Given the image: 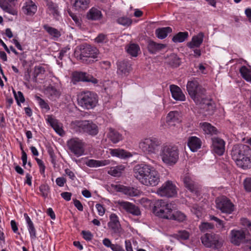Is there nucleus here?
I'll use <instances>...</instances> for the list:
<instances>
[{"instance_id": "nucleus-1", "label": "nucleus", "mask_w": 251, "mask_h": 251, "mask_svg": "<svg viewBox=\"0 0 251 251\" xmlns=\"http://www.w3.org/2000/svg\"><path fill=\"white\" fill-rule=\"evenodd\" d=\"M134 176L142 184L148 186H156L160 181L158 172L151 165L137 164L133 168Z\"/></svg>"}, {"instance_id": "nucleus-2", "label": "nucleus", "mask_w": 251, "mask_h": 251, "mask_svg": "<svg viewBox=\"0 0 251 251\" xmlns=\"http://www.w3.org/2000/svg\"><path fill=\"white\" fill-rule=\"evenodd\" d=\"M72 126L76 132H83L92 136L97 135L99 131L97 125L90 120L75 121Z\"/></svg>"}, {"instance_id": "nucleus-3", "label": "nucleus", "mask_w": 251, "mask_h": 251, "mask_svg": "<svg viewBox=\"0 0 251 251\" xmlns=\"http://www.w3.org/2000/svg\"><path fill=\"white\" fill-rule=\"evenodd\" d=\"M152 211L155 215L161 218L171 219L173 218V205L162 200L155 201Z\"/></svg>"}, {"instance_id": "nucleus-4", "label": "nucleus", "mask_w": 251, "mask_h": 251, "mask_svg": "<svg viewBox=\"0 0 251 251\" xmlns=\"http://www.w3.org/2000/svg\"><path fill=\"white\" fill-rule=\"evenodd\" d=\"M80 51L79 59L83 63L89 64L97 61L99 51L96 48L83 44L80 46Z\"/></svg>"}, {"instance_id": "nucleus-5", "label": "nucleus", "mask_w": 251, "mask_h": 251, "mask_svg": "<svg viewBox=\"0 0 251 251\" xmlns=\"http://www.w3.org/2000/svg\"><path fill=\"white\" fill-rule=\"evenodd\" d=\"M187 90L191 98L196 103H201V100L204 99L206 94V90L199 85L197 81H189L187 84Z\"/></svg>"}, {"instance_id": "nucleus-6", "label": "nucleus", "mask_w": 251, "mask_h": 251, "mask_svg": "<svg viewBox=\"0 0 251 251\" xmlns=\"http://www.w3.org/2000/svg\"><path fill=\"white\" fill-rule=\"evenodd\" d=\"M78 104L87 109L95 107L98 102V97L96 93L86 91L81 92L77 99Z\"/></svg>"}, {"instance_id": "nucleus-7", "label": "nucleus", "mask_w": 251, "mask_h": 251, "mask_svg": "<svg viewBox=\"0 0 251 251\" xmlns=\"http://www.w3.org/2000/svg\"><path fill=\"white\" fill-rule=\"evenodd\" d=\"M161 142L156 138H146L139 144L140 149L145 153L155 154L160 148Z\"/></svg>"}, {"instance_id": "nucleus-8", "label": "nucleus", "mask_w": 251, "mask_h": 251, "mask_svg": "<svg viewBox=\"0 0 251 251\" xmlns=\"http://www.w3.org/2000/svg\"><path fill=\"white\" fill-rule=\"evenodd\" d=\"M67 146L70 151L76 157H79L84 153V143L78 138H73L69 140Z\"/></svg>"}, {"instance_id": "nucleus-9", "label": "nucleus", "mask_w": 251, "mask_h": 251, "mask_svg": "<svg viewBox=\"0 0 251 251\" xmlns=\"http://www.w3.org/2000/svg\"><path fill=\"white\" fill-rule=\"evenodd\" d=\"M201 239L202 243L206 247L219 249L222 245L219 237L214 234L206 233Z\"/></svg>"}, {"instance_id": "nucleus-10", "label": "nucleus", "mask_w": 251, "mask_h": 251, "mask_svg": "<svg viewBox=\"0 0 251 251\" xmlns=\"http://www.w3.org/2000/svg\"><path fill=\"white\" fill-rule=\"evenodd\" d=\"M216 203L217 208L222 213L230 214L234 210V205L226 197L217 199Z\"/></svg>"}, {"instance_id": "nucleus-11", "label": "nucleus", "mask_w": 251, "mask_h": 251, "mask_svg": "<svg viewBox=\"0 0 251 251\" xmlns=\"http://www.w3.org/2000/svg\"><path fill=\"white\" fill-rule=\"evenodd\" d=\"M251 151L250 147L246 145L239 144L234 146L231 151L232 159L235 161L241 157L250 155Z\"/></svg>"}, {"instance_id": "nucleus-12", "label": "nucleus", "mask_w": 251, "mask_h": 251, "mask_svg": "<svg viewBox=\"0 0 251 251\" xmlns=\"http://www.w3.org/2000/svg\"><path fill=\"white\" fill-rule=\"evenodd\" d=\"M91 82L94 84L98 83V80L94 77L92 75L88 74L85 72H76L73 73L72 82L74 84H76L78 82Z\"/></svg>"}, {"instance_id": "nucleus-13", "label": "nucleus", "mask_w": 251, "mask_h": 251, "mask_svg": "<svg viewBox=\"0 0 251 251\" xmlns=\"http://www.w3.org/2000/svg\"><path fill=\"white\" fill-rule=\"evenodd\" d=\"M212 151L219 156L222 155L225 151V142L221 138L214 137L211 138Z\"/></svg>"}, {"instance_id": "nucleus-14", "label": "nucleus", "mask_w": 251, "mask_h": 251, "mask_svg": "<svg viewBox=\"0 0 251 251\" xmlns=\"http://www.w3.org/2000/svg\"><path fill=\"white\" fill-rule=\"evenodd\" d=\"M160 155L163 162L168 165L173 164V146L164 145L161 151Z\"/></svg>"}, {"instance_id": "nucleus-15", "label": "nucleus", "mask_w": 251, "mask_h": 251, "mask_svg": "<svg viewBox=\"0 0 251 251\" xmlns=\"http://www.w3.org/2000/svg\"><path fill=\"white\" fill-rule=\"evenodd\" d=\"M107 226L112 233L120 234L122 232V227L119 220V217L115 213H112L109 216V222Z\"/></svg>"}, {"instance_id": "nucleus-16", "label": "nucleus", "mask_w": 251, "mask_h": 251, "mask_svg": "<svg viewBox=\"0 0 251 251\" xmlns=\"http://www.w3.org/2000/svg\"><path fill=\"white\" fill-rule=\"evenodd\" d=\"M156 193L161 197L171 198L173 196V182L171 180L165 182L157 189Z\"/></svg>"}, {"instance_id": "nucleus-17", "label": "nucleus", "mask_w": 251, "mask_h": 251, "mask_svg": "<svg viewBox=\"0 0 251 251\" xmlns=\"http://www.w3.org/2000/svg\"><path fill=\"white\" fill-rule=\"evenodd\" d=\"M118 203L121 208L128 213L136 216L141 214V212L138 207L131 202L121 201H119Z\"/></svg>"}, {"instance_id": "nucleus-18", "label": "nucleus", "mask_w": 251, "mask_h": 251, "mask_svg": "<svg viewBox=\"0 0 251 251\" xmlns=\"http://www.w3.org/2000/svg\"><path fill=\"white\" fill-rule=\"evenodd\" d=\"M46 4L47 7V13L52 15L55 20H58L60 17V13L58 4L50 0H46Z\"/></svg>"}, {"instance_id": "nucleus-19", "label": "nucleus", "mask_w": 251, "mask_h": 251, "mask_svg": "<svg viewBox=\"0 0 251 251\" xmlns=\"http://www.w3.org/2000/svg\"><path fill=\"white\" fill-rule=\"evenodd\" d=\"M245 238V233L242 230L233 229L230 231V241L236 246H239Z\"/></svg>"}, {"instance_id": "nucleus-20", "label": "nucleus", "mask_w": 251, "mask_h": 251, "mask_svg": "<svg viewBox=\"0 0 251 251\" xmlns=\"http://www.w3.org/2000/svg\"><path fill=\"white\" fill-rule=\"evenodd\" d=\"M37 6L31 0H27L22 7L23 13L28 16L33 15L37 11Z\"/></svg>"}, {"instance_id": "nucleus-21", "label": "nucleus", "mask_w": 251, "mask_h": 251, "mask_svg": "<svg viewBox=\"0 0 251 251\" xmlns=\"http://www.w3.org/2000/svg\"><path fill=\"white\" fill-rule=\"evenodd\" d=\"M71 2L75 10L83 11L89 7L90 0H71Z\"/></svg>"}, {"instance_id": "nucleus-22", "label": "nucleus", "mask_w": 251, "mask_h": 251, "mask_svg": "<svg viewBox=\"0 0 251 251\" xmlns=\"http://www.w3.org/2000/svg\"><path fill=\"white\" fill-rule=\"evenodd\" d=\"M187 144L192 151L196 152L201 148L202 142L196 136H191L188 138Z\"/></svg>"}, {"instance_id": "nucleus-23", "label": "nucleus", "mask_w": 251, "mask_h": 251, "mask_svg": "<svg viewBox=\"0 0 251 251\" xmlns=\"http://www.w3.org/2000/svg\"><path fill=\"white\" fill-rule=\"evenodd\" d=\"M45 92L48 98L52 101H55L59 99L61 95L60 90L51 85L47 87Z\"/></svg>"}, {"instance_id": "nucleus-24", "label": "nucleus", "mask_w": 251, "mask_h": 251, "mask_svg": "<svg viewBox=\"0 0 251 251\" xmlns=\"http://www.w3.org/2000/svg\"><path fill=\"white\" fill-rule=\"evenodd\" d=\"M165 47V44L157 43L151 40L148 41L147 48L151 54H156Z\"/></svg>"}, {"instance_id": "nucleus-25", "label": "nucleus", "mask_w": 251, "mask_h": 251, "mask_svg": "<svg viewBox=\"0 0 251 251\" xmlns=\"http://www.w3.org/2000/svg\"><path fill=\"white\" fill-rule=\"evenodd\" d=\"M117 73L120 75H126L131 70V65L126 61L117 63Z\"/></svg>"}, {"instance_id": "nucleus-26", "label": "nucleus", "mask_w": 251, "mask_h": 251, "mask_svg": "<svg viewBox=\"0 0 251 251\" xmlns=\"http://www.w3.org/2000/svg\"><path fill=\"white\" fill-rule=\"evenodd\" d=\"M196 104L200 105L201 108L205 110L208 112V114L211 115L213 113L215 108V105L206 99V95L204 96L203 100H201V103Z\"/></svg>"}, {"instance_id": "nucleus-27", "label": "nucleus", "mask_w": 251, "mask_h": 251, "mask_svg": "<svg viewBox=\"0 0 251 251\" xmlns=\"http://www.w3.org/2000/svg\"><path fill=\"white\" fill-rule=\"evenodd\" d=\"M238 166L244 169L250 168L251 167V153L240 158L239 159L235 161Z\"/></svg>"}, {"instance_id": "nucleus-28", "label": "nucleus", "mask_w": 251, "mask_h": 251, "mask_svg": "<svg viewBox=\"0 0 251 251\" xmlns=\"http://www.w3.org/2000/svg\"><path fill=\"white\" fill-rule=\"evenodd\" d=\"M203 34L202 32L194 36L193 37L191 41L188 43V47L190 49L199 47L203 42Z\"/></svg>"}, {"instance_id": "nucleus-29", "label": "nucleus", "mask_w": 251, "mask_h": 251, "mask_svg": "<svg viewBox=\"0 0 251 251\" xmlns=\"http://www.w3.org/2000/svg\"><path fill=\"white\" fill-rule=\"evenodd\" d=\"M183 181L185 187L187 188L191 192L195 193L198 195L199 191L198 190L197 185L189 176H185L184 178Z\"/></svg>"}, {"instance_id": "nucleus-30", "label": "nucleus", "mask_w": 251, "mask_h": 251, "mask_svg": "<svg viewBox=\"0 0 251 251\" xmlns=\"http://www.w3.org/2000/svg\"><path fill=\"white\" fill-rule=\"evenodd\" d=\"M0 7L6 12L13 15H17V11L14 7L13 2L0 1Z\"/></svg>"}, {"instance_id": "nucleus-31", "label": "nucleus", "mask_w": 251, "mask_h": 251, "mask_svg": "<svg viewBox=\"0 0 251 251\" xmlns=\"http://www.w3.org/2000/svg\"><path fill=\"white\" fill-rule=\"evenodd\" d=\"M47 120L54 130L58 134L61 135L63 131L62 127L58 125V120L54 119L52 115H48Z\"/></svg>"}, {"instance_id": "nucleus-32", "label": "nucleus", "mask_w": 251, "mask_h": 251, "mask_svg": "<svg viewBox=\"0 0 251 251\" xmlns=\"http://www.w3.org/2000/svg\"><path fill=\"white\" fill-rule=\"evenodd\" d=\"M102 17L101 11L97 8H91L87 14V18L89 20H99Z\"/></svg>"}, {"instance_id": "nucleus-33", "label": "nucleus", "mask_w": 251, "mask_h": 251, "mask_svg": "<svg viewBox=\"0 0 251 251\" xmlns=\"http://www.w3.org/2000/svg\"><path fill=\"white\" fill-rule=\"evenodd\" d=\"M107 134L108 138L113 143H117L122 139V136L112 128H109Z\"/></svg>"}, {"instance_id": "nucleus-34", "label": "nucleus", "mask_w": 251, "mask_h": 251, "mask_svg": "<svg viewBox=\"0 0 251 251\" xmlns=\"http://www.w3.org/2000/svg\"><path fill=\"white\" fill-rule=\"evenodd\" d=\"M109 160H97L94 159H89L85 162L86 166L89 167H98L100 166H104L109 164Z\"/></svg>"}, {"instance_id": "nucleus-35", "label": "nucleus", "mask_w": 251, "mask_h": 251, "mask_svg": "<svg viewBox=\"0 0 251 251\" xmlns=\"http://www.w3.org/2000/svg\"><path fill=\"white\" fill-rule=\"evenodd\" d=\"M200 126L205 134H214L217 133L216 128L209 123L206 122L200 123Z\"/></svg>"}, {"instance_id": "nucleus-36", "label": "nucleus", "mask_w": 251, "mask_h": 251, "mask_svg": "<svg viewBox=\"0 0 251 251\" xmlns=\"http://www.w3.org/2000/svg\"><path fill=\"white\" fill-rule=\"evenodd\" d=\"M171 32L172 28L170 27H162L156 29L155 34L157 38L163 39L167 37L169 33Z\"/></svg>"}, {"instance_id": "nucleus-37", "label": "nucleus", "mask_w": 251, "mask_h": 251, "mask_svg": "<svg viewBox=\"0 0 251 251\" xmlns=\"http://www.w3.org/2000/svg\"><path fill=\"white\" fill-rule=\"evenodd\" d=\"M239 72L241 75L244 79L251 83V68L243 66L240 68Z\"/></svg>"}, {"instance_id": "nucleus-38", "label": "nucleus", "mask_w": 251, "mask_h": 251, "mask_svg": "<svg viewBox=\"0 0 251 251\" xmlns=\"http://www.w3.org/2000/svg\"><path fill=\"white\" fill-rule=\"evenodd\" d=\"M110 153L113 156H116L121 158H125L129 156L128 154V152L120 149H111Z\"/></svg>"}, {"instance_id": "nucleus-39", "label": "nucleus", "mask_w": 251, "mask_h": 251, "mask_svg": "<svg viewBox=\"0 0 251 251\" xmlns=\"http://www.w3.org/2000/svg\"><path fill=\"white\" fill-rule=\"evenodd\" d=\"M174 99L180 101H184L185 100V96L180 88L175 85H174Z\"/></svg>"}, {"instance_id": "nucleus-40", "label": "nucleus", "mask_w": 251, "mask_h": 251, "mask_svg": "<svg viewBox=\"0 0 251 251\" xmlns=\"http://www.w3.org/2000/svg\"><path fill=\"white\" fill-rule=\"evenodd\" d=\"M120 189L121 191L129 196H136L138 195V190L133 187L123 186Z\"/></svg>"}, {"instance_id": "nucleus-41", "label": "nucleus", "mask_w": 251, "mask_h": 251, "mask_svg": "<svg viewBox=\"0 0 251 251\" xmlns=\"http://www.w3.org/2000/svg\"><path fill=\"white\" fill-rule=\"evenodd\" d=\"M126 51L131 56L136 57L139 51H140V47L136 44H131L128 46Z\"/></svg>"}, {"instance_id": "nucleus-42", "label": "nucleus", "mask_w": 251, "mask_h": 251, "mask_svg": "<svg viewBox=\"0 0 251 251\" xmlns=\"http://www.w3.org/2000/svg\"><path fill=\"white\" fill-rule=\"evenodd\" d=\"M44 29L51 36L55 38H59L60 35V32L56 28L49 26L48 25H43Z\"/></svg>"}, {"instance_id": "nucleus-43", "label": "nucleus", "mask_w": 251, "mask_h": 251, "mask_svg": "<svg viewBox=\"0 0 251 251\" xmlns=\"http://www.w3.org/2000/svg\"><path fill=\"white\" fill-rule=\"evenodd\" d=\"M188 37V32H179L174 35V42L181 43L184 42Z\"/></svg>"}, {"instance_id": "nucleus-44", "label": "nucleus", "mask_w": 251, "mask_h": 251, "mask_svg": "<svg viewBox=\"0 0 251 251\" xmlns=\"http://www.w3.org/2000/svg\"><path fill=\"white\" fill-rule=\"evenodd\" d=\"M189 233L186 230H180L178 232L174 235V237L176 238L178 240H185L188 239Z\"/></svg>"}, {"instance_id": "nucleus-45", "label": "nucleus", "mask_w": 251, "mask_h": 251, "mask_svg": "<svg viewBox=\"0 0 251 251\" xmlns=\"http://www.w3.org/2000/svg\"><path fill=\"white\" fill-rule=\"evenodd\" d=\"M173 111H170L165 118V121L163 122V126L164 128H170L173 125Z\"/></svg>"}, {"instance_id": "nucleus-46", "label": "nucleus", "mask_w": 251, "mask_h": 251, "mask_svg": "<svg viewBox=\"0 0 251 251\" xmlns=\"http://www.w3.org/2000/svg\"><path fill=\"white\" fill-rule=\"evenodd\" d=\"M186 219V216L183 213L179 211L174 212V220L182 222L185 221Z\"/></svg>"}, {"instance_id": "nucleus-47", "label": "nucleus", "mask_w": 251, "mask_h": 251, "mask_svg": "<svg viewBox=\"0 0 251 251\" xmlns=\"http://www.w3.org/2000/svg\"><path fill=\"white\" fill-rule=\"evenodd\" d=\"M45 72V69L44 67L40 66H36L34 67V76L33 80L34 82L36 81L37 77L40 74H44Z\"/></svg>"}, {"instance_id": "nucleus-48", "label": "nucleus", "mask_w": 251, "mask_h": 251, "mask_svg": "<svg viewBox=\"0 0 251 251\" xmlns=\"http://www.w3.org/2000/svg\"><path fill=\"white\" fill-rule=\"evenodd\" d=\"M39 189L41 193L42 196L44 198H46L48 196L50 190L49 185L47 184H42L39 186Z\"/></svg>"}, {"instance_id": "nucleus-49", "label": "nucleus", "mask_w": 251, "mask_h": 251, "mask_svg": "<svg viewBox=\"0 0 251 251\" xmlns=\"http://www.w3.org/2000/svg\"><path fill=\"white\" fill-rule=\"evenodd\" d=\"M35 98L38 101L41 108L44 109L46 111H48L50 110V107L49 104L45 101L44 100L37 96L35 97Z\"/></svg>"}, {"instance_id": "nucleus-50", "label": "nucleus", "mask_w": 251, "mask_h": 251, "mask_svg": "<svg viewBox=\"0 0 251 251\" xmlns=\"http://www.w3.org/2000/svg\"><path fill=\"white\" fill-rule=\"evenodd\" d=\"M13 93L14 95V97L15 100H16L17 104L19 106L21 105L20 103H23L25 101V98L24 97L23 94L21 91H18L17 93H16L15 90H13Z\"/></svg>"}, {"instance_id": "nucleus-51", "label": "nucleus", "mask_w": 251, "mask_h": 251, "mask_svg": "<svg viewBox=\"0 0 251 251\" xmlns=\"http://www.w3.org/2000/svg\"><path fill=\"white\" fill-rule=\"evenodd\" d=\"M117 22L118 24L124 26H129L132 23V21L130 19L125 17L119 18L117 20Z\"/></svg>"}, {"instance_id": "nucleus-52", "label": "nucleus", "mask_w": 251, "mask_h": 251, "mask_svg": "<svg viewBox=\"0 0 251 251\" xmlns=\"http://www.w3.org/2000/svg\"><path fill=\"white\" fill-rule=\"evenodd\" d=\"M69 16L72 18L75 22L76 26L80 27L81 25V20L79 16H77L75 13H73L70 10H68Z\"/></svg>"}, {"instance_id": "nucleus-53", "label": "nucleus", "mask_w": 251, "mask_h": 251, "mask_svg": "<svg viewBox=\"0 0 251 251\" xmlns=\"http://www.w3.org/2000/svg\"><path fill=\"white\" fill-rule=\"evenodd\" d=\"M214 225L207 222L202 223L199 226L200 229L202 232H205L208 229L213 228Z\"/></svg>"}, {"instance_id": "nucleus-54", "label": "nucleus", "mask_w": 251, "mask_h": 251, "mask_svg": "<svg viewBox=\"0 0 251 251\" xmlns=\"http://www.w3.org/2000/svg\"><path fill=\"white\" fill-rule=\"evenodd\" d=\"M210 219L216 222V226L218 228H219L221 229H224V223L222 220H220V219L218 218L217 217L214 216H211Z\"/></svg>"}, {"instance_id": "nucleus-55", "label": "nucleus", "mask_w": 251, "mask_h": 251, "mask_svg": "<svg viewBox=\"0 0 251 251\" xmlns=\"http://www.w3.org/2000/svg\"><path fill=\"white\" fill-rule=\"evenodd\" d=\"M27 228L30 238L32 239H35L36 238V232L34 224L27 226Z\"/></svg>"}, {"instance_id": "nucleus-56", "label": "nucleus", "mask_w": 251, "mask_h": 251, "mask_svg": "<svg viewBox=\"0 0 251 251\" xmlns=\"http://www.w3.org/2000/svg\"><path fill=\"white\" fill-rule=\"evenodd\" d=\"M244 186L246 191L251 192V177L247 178L244 180Z\"/></svg>"}, {"instance_id": "nucleus-57", "label": "nucleus", "mask_w": 251, "mask_h": 251, "mask_svg": "<svg viewBox=\"0 0 251 251\" xmlns=\"http://www.w3.org/2000/svg\"><path fill=\"white\" fill-rule=\"evenodd\" d=\"M48 152L51 159L50 161L52 164L55 165L56 164V156L52 148H49L48 150Z\"/></svg>"}, {"instance_id": "nucleus-58", "label": "nucleus", "mask_w": 251, "mask_h": 251, "mask_svg": "<svg viewBox=\"0 0 251 251\" xmlns=\"http://www.w3.org/2000/svg\"><path fill=\"white\" fill-rule=\"evenodd\" d=\"M106 35L103 34H100L96 38L95 41L98 43H103L107 41Z\"/></svg>"}, {"instance_id": "nucleus-59", "label": "nucleus", "mask_w": 251, "mask_h": 251, "mask_svg": "<svg viewBox=\"0 0 251 251\" xmlns=\"http://www.w3.org/2000/svg\"><path fill=\"white\" fill-rule=\"evenodd\" d=\"M83 238L86 241H90L92 239L93 235L89 231L83 230L81 232Z\"/></svg>"}, {"instance_id": "nucleus-60", "label": "nucleus", "mask_w": 251, "mask_h": 251, "mask_svg": "<svg viewBox=\"0 0 251 251\" xmlns=\"http://www.w3.org/2000/svg\"><path fill=\"white\" fill-rule=\"evenodd\" d=\"M96 207L98 210V214L100 216H103L105 212V209L103 206L100 203H97L96 205Z\"/></svg>"}, {"instance_id": "nucleus-61", "label": "nucleus", "mask_w": 251, "mask_h": 251, "mask_svg": "<svg viewBox=\"0 0 251 251\" xmlns=\"http://www.w3.org/2000/svg\"><path fill=\"white\" fill-rule=\"evenodd\" d=\"M191 211L194 213L198 218L201 216V208L197 206H194L191 209Z\"/></svg>"}, {"instance_id": "nucleus-62", "label": "nucleus", "mask_w": 251, "mask_h": 251, "mask_svg": "<svg viewBox=\"0 0 251 251\" xmlns=\"http://www.w3.org/2000/svg\"><path fill=\"white\" fill-rule=\"evenodd\" d=\"M66 182V179L63 177H57L56 179V184L59 187H63Z\"/></svg>"}, {"instance_id": "nucleus-63", "label": "nucleus", "mask_w": 251, "mask_h": 251, "mask_svg": "<svg viewBox=\"0 0 251 251\" xmlns=\"http://www.w3.org/2000/svg\"><path fill=\"white\" fill-rule=\"evenodd\" d=\"M74 201V204L75 207L80 211H83V207L80 201L76 199H75Z\"/></svg>"}, {"instance_id": "nucleus-64", "label": "nucleus", "mask_w": 251, "mask_h": 251, "mask_svg": "<svg viewBox=\"0 0 251 251\" xmlns=\"http://www.w3.org/2000/svg\"><path fill=\"white\" fill-rule=\"evenodd\" d=\"M111 249L113 251H125L123 248L118 244H113Z\"/></svg>"}]
</instances>
